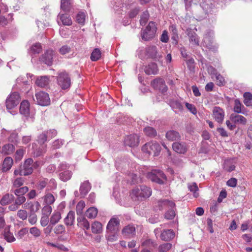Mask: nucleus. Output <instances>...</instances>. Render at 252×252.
Here are the masks:
<instances>
[{
	"mask_svg": "<svg viewBox=\"0 0 252 252\" xmlns=\"http://www.w3.org/2000/svg\"><path fill=\"white\" fill-rule=\"evenodd\" d=\"M152 193L151 188L145 185L136 186L133 189L130 196L134 201H143L150 197Z\"/></svg>",
	"mask_w": 252,
	"mask_h": 252,
	"instance_id": "nucleus-1",
	"label": "nucleus"
},
{
	"mask_svg": "<svg viewBox=\"0 0 252 252\" xmlns=\"http://www.w3.org/2000/svg\"><path fill=\"white\" fill-rule=\"evenodd\" d=\"M35 165L38 166L37 162H35L33 164V160L32 158H28L23 165L15 169L14 175L25 176L30 175L33 172V167H35Z\"/></svg>",
	"mask_w": 252,
	"mask_h": 252,
	"instance_id": "nucleus-2",
	"label": "nucleus"
},
{
	"mask_svg": "<svg viewBox=\"0 0 252 252\" xmlns=\"http://www.w3.org/2000/svg\"><path fill=\"white\" fill-rule=\"evenodd\" d=\"M161 149L160 145L157 142L154 141L146 143L142 147L143 152L154 157L159 155Z\"/></svg>",
	"mask_w": 252,
	"mask_h": 252,
	"instance_id": "nucleus-3",
	"label": "nucleus"
},
{
	"mask_svg": "<svg viewBox=\"0 0 252 252\" xmlns=\"http://www.w3.org/2000/svg\"><path fill=\"white\" fill-rule=\"evenodd\" d=\"M148 178L152 182L160 185L164 184L167 181L165 174L160 170H153L148 174Z\"/></svg>",
	"mask_w": 252,
	"mask_h": 252,
	"instance_id": "nucleus-4",
	"label": "nucleus"
},
{
	"mask_svg": "<svg viewBox=\"0 0 252 252\" xmlns=\"http://www.w3.org/2000/svg\"><path fill=\"white\" fill-rule=\"evenodd\" d=\"M157 31V27L155 23L150 22L146 29L142 31L141 36L143 40H149L154 37Z\"/></svg>",
	"mask_w": 252,
	"mask_h": 252,
	"instance_id": "nucleus-5",
	"label": "nucleus"
},
{
	"mask_svg": "<svg viewBox=\"0 0 252 252\" xmlns=\"http://www.w3.org/2000/svg\"><path fill=\"white\" fill-rule=\"evenodd\" d=\"M57 82L58 85L62 89H67L70 86V78L68 74L65 71H63L59 73L57 77Z\"/></svg>",
	"mask_w": 252,
	"mask_h": 252,
	"instance_id": "nucleus-6",
	"label": "nucleus"
},
{
	"mask_svg": "<svg viewBox=\"0 0 252 252\" xmlns=\"http://www.w3.org/2000/svg\"><path fill=\"white\" fill-rule=\"evenodd\" d=\"M20 96L19 93L14 92L10 94L6 100L5 104L7 109H11L19 103Z\"/></svg>",
	"mask_w": 252,
	"mask_h": 252,
	"instance_id": "nucleus-7",
	"label": "nucleus"
},
{
	"mask_svg": "<svg viewBox=\"0 0 252 252\" xmlns=\"http://www.w3.org/2000/svg\"><path fill=\"white\" fill-rule=\"evenodd\" d=\"M36 103L42 106H48L50 104V98L48 93L40 91L35 94Z\"/></svg>",
	"mask_w": 252,
	"mask_h": 252,
	"instance_id": "nucleus-8",
	"label": "nucleus"
},
{
	"mask_svg": "<svg viewBox=\"0 0 252 252\" xmlns=\"http://www.w3.org/2000/svg\"><path fill=\"white\" fill-rule=\"evenodd\" d=\"M151 85L155 90H158L162 93H165L168 90L164 80L160 78H157L152 81Z\"/></svg>",
	"mask_w": 252,
	"mask_h": 252,
	"instance_id": "nucleus-9",
	"label": "nucleus"
},
{
	"mask_svg": "<svg viewBox=\"0 0 252 252\" xmlns=\"http://www.w3.org/2000/svg\"><path fill=\"white\" fill-rule=\"evenodd\" d=\"M145 53L148 57L156 61H159L162 57L161 54L158 52L157 48L155 46L147 47L145 49Z\"/></svg>",
	"mask_w": 252,
	"mask_h": 252,
	"instance_id": "nucleus-10",
	"label": "nucleus"
},
{
	"mask_svg": "<svg viewBox=\"0 0 252 252\" xmlns=\"http://www.w3.org/2000/svg\"><path fill=\"white\" fill-rule=\"evenodd\" d=\"M225 115L224 110L220 107L215 106L212 111V116L216 122L222 123L223 121Z\"/></svg>",
	"mask_w": 252,
	"mask_h": 252,
	"instance_id": "nucleus-11",
	"label": "nucleus"
},
{
	"mask_svg": "<svg viewBox=\"0 0 252 252\" xmlns=\"http://www.w3.org/2000/svg\"><path fill=\"white\" fill-rule=\"evenodd\" d=\"M55 52L52 49L47 50L40 58L41 61L48 65L53 64V57Z\"/></svg>",
	"mask_w": 252,
	"mask_h": 252,
	"instance_id": "nucleus-12",
	"label": "nucleus"
},
{
	"mask_svg": "<svg viewBox=\"0 0 252 252\" xmlns=\"http://www.w3.org/2000/svg\"><path fill=\"white\" fill-rule=\"evenodd\" d=\"M120 220L117 218H112L109 221L106 229L108 232L115 233L119 230Z\"/></svg>",
	"mask_w": 252,
	"mask_h": 252,
	"instance_id": "nucleus-13",
	"label": "nucleus"
},
{
	"mask_svg": "<svg viewBox=\"0 0 252 252\" xmlns=\"http://www.w3.org/2000/svg\"><path fill=\"white\" fill-rule=\"evenodd\" d=\"M158 206L160 210L175 208V203L172 200L164 199H160L158 201Z\"/></svg>",
	"mask_w": 252,
	"mask_h": 252,
	"instance_id": "nucleus-14",
	"label": "nucleus"
},
{
	"mask_svg": "<svg viewBox=\"0 0 252 252\" xmlns=\"http://www.w3.org/2000/svg\"><path fill=\"white\" fill-rule=\"evenodd\" d=\"M125 143L129 147H136L139 143V137L137 134H131L126 137Z\"/></svg>",
	"mask_w": 252,
	"mask_h": 252,
	"instance_id": "nucleus-15",
	"label": "nucleus"
},
{
	"mask_svg": "<svg viewBox=\"0 0 252 252\" xmlns=\"http://www.w3.org/2000/svg\"><path fill=\"white\" fill-rule=\"evenodd\" d=\"M173 150L177 153L185 154L188 150L187 144L184 142H175L172 144Z\"/></svg>",
	"mask_w": 252,
	"mask_h": 252,
	"instance_id": "nucleus-16",
	"label": "nucleus"
},
{
	"mask_svg": "<svg viewBox=\"0 0 252 252\" xmlns=\"http://www.w3.org/2000/svg\"><path fill=\"white\" fill-rule=\"evenodd\" d=\"M122 233L124 236L131 238L135 235V227L132 224H128L124 227Z\"/></svg>",
	"mask_w": 252,
	"mask_h": 252,
	"instance_id": "nucleus-17",
	"label": "nucleus"
},
{
	"mask_svg": "<svg viewBox=\"0 0 252 252\" xmlns=\"http://www.w3.org/2000/svg\"><path fill=\"white\" fill-rule=\"evenodd\" d=\"M175 234L171 229H164L161 232L160 238L164 241H168L173 239L175 237Z\"/></svg>",
	"mask_w": 252,
	"mask_h": 252,
	"instance_id": "nucleus-18",
	"label": "nucleus"
},
{
	"mask_svg": "<svg viewBox=\"0 0 252 252\" xmlns=\"http://www.w3.org/2000/svg\"><path fill=\"white\" fill-rule=\"evenodd\" d=\"M188 36L189 37V41L193 42L195 45H199V39L196 32L191 29H188L186 31Z\"/></svg>",
	"mask_w": 252,
	"mask_h": 252,
	"instance_id": "nucleus-19",
	"label": "nucleus"
},
{
	"mask_svg": "<svg viewBox=\"0 0 252 252\" xmlns=\"http://www.w3.org/2000/svg\"><path fill=\"white\" fill-rule=\"evenodd\" d=\"M30 104L28 100L23 101L20 106V112L25 117H28L30 115Z\"/></svg>",
	"mask_w": 252,
	"mask_h": 252,
	"instance_id": "nucleus-20",
	"label": "nucleus"
},
{
	"mask_svg": "<svg viewBox=\"0 0 252 252\" xmlns=\"http://www.w3.org/2000/svg\"><path fill=\"white\" fill-rule=\"evenodd\" d=\"M24 207L26 209L30 210V213H35L37 212L40 207L39 203L37 201L34 202H27L24 204Z\"/></svg>",
	"mask_w": 252,
	"mask_h": 252,
	"instance_id": "nucleus-21",
	"label": "nucleus"
},
{
	"mask_svg": "<svg viewBox=\"0 0 252 252\" xmlns=\"http://www.w3.org/2000/svg\"><path fill=\"white\" fill-rule=\"evenodd\" d=\"M230 119L235 124L238 123L244 125L247 123L246 118L242 115L232 114L230 116Z\"/></svg>",
	"mask_w": 252,
	"mask_h": 252,
	"instance_id": "nucleus-22",
	"label": "nucleus"
},
{
	"mask_svg": "<svg viewBox=\"0 0 252 252\" xmlns=\"http://www.w3.org/2000/svg\"><path fill=\"white\" fill-rule=\"evenodd\" d=\"M72 0H61V9L63 11L69 12L72 8Z\"/></svg>",
	"mask_w": 252,
	"mask_h": 252,
	"instance_id": "nucleus-23",
	"label": "nucleus"
},
{
	"mask_svg": "<svg viewBox=\"0 0 252 252\" xmlns=\"http://www.w3.org/2000/svg\"><path fill=\"white\" fill-rule=\"evenodd\" d=\"M158 67L156 63H151L145 67V72L148 75L157 74L158 72Z\"/></svg>",
	"mask_w": 252,
	"mask_h": 252,
	"instance_id": "nucleus-24",
	"label": "nucleus"
},
{
	"mask_svg": "<svg viewBox=\"0 0 252 252\" xmlns=\"http://www.w3.org/2000/svg\"><path fill=\"white\" fill-rule=\"evenodd\" d=\"M75 220V213L70 211L64 219V222L66 226H72L74 224Z\"/></svg>",
	"mask_w": 252,
	"mask_h": 252,
	"instance_id": "nucleus-25",
	"label": "nucleus"
},
{
	"mask_svg": "<svg viewBox=\"0 0 252 252\" xmlns=\"http://www.w3.org/2000/svg\"><path fill=\"white\" fill-rule=\"evenodd\" d=\"M13 163V159L11 157H7L5 158L3 162L2 171L3 172H6L9 170L12 167Z\"/></svg>",
	"mask_w": 252,
	"mask_h": 252,
	"instance_id": "nucleus-26",
	"label": "nucleus"
},
{
	"mask_svg": "<svg viewBox=\"0 0 252 252\" xmlns=\"http://www.w3.org/2000/svg\"><path fill=\"white\" fill-rule=\"evenodd\" d=\"M78 225L84 229L88 230L90 228V223L87 220L82 217H79L77 218Z\"/></svg>",
	"mask_w": 252,
	"mask_h": 252,
	"instance_id": "nucleus-27",
	"label": "nucleus"
},
{
	"mask_svg": "<svg viewBox=\"0 0 252 252\" xmlns=\"http://www.w3.org/2000/svg\"><path fill=\"white\" fill-rule=\"evenodd\" d=\"M59 18L61 22L63 25L70 26L72 24V21L70 17L67 14H61L59 15Z\"/></svg>",
	"mask_w": 252,
	"mask_h": 252,
	"instance_id": "nucleus-28",
	"label": "nucleus"
},
{
	"mask_svg": "<svg viewBox=\"0 0 252 252\" xmlns=\"http://www.w3.org/2000/svg\"><path fill=\"white\" fill-rule=\"evenodd\" d=\"M49 79L47 76H40L37 78L35 84L37 86L43 88L48 85Z\"/></svg>",
	"mask_w": 252,
	"mask_h": 252,
	"instance_id": "nucleus-29",
	"label": "nucleus"
},
{
	"mask_svg": "<svg viewBox=\"0 0 252 252\" xmlns=\"http://www.w3.org/2000/svg\"><path fill=\"white\" fill-rule=\"evenodd\" d=\"M166 137L170 141L179 140L180 138L179 132L175 130H169L166 133Z\"/></svg>",
	"mask_w": 252,
	"mask_h": 252,
	"instance_id": "nucleus-30",
	"label": "nucleus"
},
{
	"mask_svg": "<svg viewBox=\"0 0 252 252\" xmlns=\"http://www.w3.org/2000/svg\"><path fill=\"white\" fill-rule=\"evenodd\" d=\"M213 36L210 32H208L204 36L203 42L206 46L209 49H211L212 46Z\"/></svg>",
	"mask_w": 252,
	"mask_h": 252,
	"instance_id": "nucleus-31",
	"label": "nucleus"
},
{
	"mask_svg": "<svg viewBox=\"0 0 252 252\" xmlns=\"http://www.w3.org/2000/svg\"><path fill=\"white\" fill-rule=\"evenodd\" d=\"M14 146L12 144H7L2 147L1 152L5 155H11L14 152Z\"/></svg>",
	"mask_w": 252,
	"mask_h": 252,
	"instance_id": "nucleus-32",
	"label": "nucleus"
},
{
	"mask_svg": "<svg viewBox=\"0 0 252 252\" xmlns=\"http://www.w3.org/2000/svg\"><path fill=\"white\" fill-rule=\"evenodd\" d=\"M102 231V225L98 221H94L92 224V231L94 234L100 233Z\"/></svg>",
	"mask_w": 252,
	"mask_h": 252,
	"instance_id": "nucleus-33",
	"label": "nucleus"
},
{
	"mask_svg": "<svg viewBox=\"0 0 252 252\" xmlns=\"http://www.w3.org/2000/svg\"><path fill=\"white\" fill-rule=\"evenodd\" d=\"M14 200V196L9 193L5 194L1 198L0 203L2 205H6Z\"/></svg>",
	"mask_w": 252,
	"mask_h": 252,
	"instance_id": "nucleus-34",
	"label": "nucleus"
},
{
	"mask_svg": "<svg viewBox=\"0 0 252 252\" xmlns=\"http://www.w3.org/2000/svg\"><path fill=\"white\" fill-rule=\"evenodd\" d=\"M223 169L227 172H230L235 169V166L230 159L225 160L223 163Z\"/></svg>",
	"mask_w": 252,
	"mask_h": 252,
	"instance_id": "nucleus-35",
	"label": "nucleus"
},
{
	"mask_svg": "<svg viewBox=\"0 0 252 252\" xmlns=\"http://www.w3.org/2000/svg\"><path fill=\"white\" fill-rule=\"evenodd\" d=\"M145 134L150 137H155L157 135L156 130L153 127L147 126L144 129Z\"/></svg>",
	"mask_w": 252,
	"mask_h": 252,
	"instance_id": "nucleus-36",
	"label": "nucleus"
},
{
	"mask_svg": "<svg viewBox=\"0 0 252 252\" xmlns=\"http://www.w3.org/2000/svg\"><path fill=\"white\" fill-rule=\"evenodd\" d=\"M91 186L88 181L84 182L80 189V192L83 194H86L91 189Z\"/></svg>",
	"mask_w": 252,
	"mask_h": 252,
	"instance_id": "nucleus-37",
	"label": "nucleus"
},
{
	"mask_svg": "<svg viewBox=\"0 0 252 252\" xmlns=\"http://www.w3.org/2000/svg\"><path fill=\"white\" fill-rule=\"evenodd\" d=\"M98 213L97 208L95 207L89 208L86 212V216L89 219H94Z\"/></svg>",
	"mask_w": 252,
	"mask_h": 252,
	"instance_id": "nucleus-38",
	"label": "nucleus"
},
{
	"mask_svg": "<svg viewBox=\"0 0 252 252\" xmlns=\"http://www.w3.org/2000/svg\"><path fill=\"white\" fill-rule=\"evenodd\" d=\"M101 52L98 48H95L91 55V59L92 61H96L100 59Z\"/></svg>",
	"mask_w": 252,
	"mask_h": 252,
	"instance_id": "nucleus-39",
	"label": "nucleus"
},
{
	"mask_svg": "<svg viewBox=\"0 0 252 252\" xmlns=\"http://www.w3.org/2000/svg\"><path fill=\"white\" fill-rule=\"evenodd\" d=\"M172 245L169 243H163L158 247L159 252H167L171 249Z\"/></svg>",
	"mask_w": 252,
	"mask_h": 252,
	"instance_id": "nucleus-40",
	"label": "nucleus"
},
{
	"mask_svg": "<svg viewBox=\"0 0 252 252\" xmlns=\"http://www.w3.org/2000/svg\"><path fill=\"white\" fill-rule=\"evenodd\" d=\"M72 176V173L69 170H66L60 174V178L63 182L69 180Z\"/></svg>",
	"mask_w": 252,
	"mask_h": 252,
	"instance_id": "nucleus-41",
	"label": "nucleus"
},
{
	"mask_svg": "<svg viewBox=\"0 0 252 252\" xmlns=\"http://www.w3.org/2000/svg\"><path fill=\"white\" fill-rule=\"evenodd\" d=\"M3 235L4 239L8 242H12L15 241V237L13 234L9 232L8 228H5Z\"/></svg>",
	"mask_w": 252,
	"mask_h": 252,
	"instance_id": "nucleus-42",
	"label": "nucleus"
},
{
	"mask_svg": "<svg viewBox=\"0 0 252 252\" xmlns=\"http://www.w3.org/2000/svg\"><path fill=\"white\" fill-rule=\"evenodd\" d=\"M61 219V214L59 212H56L53 214L50 218L51 224L54 225L58 223Z\"/></svg>",
	"mask_w": 252,
	"mask_h": 252,
	"instance_id": "nucleus-43",
	"label": "nucleus"
},
{
	"mask_svg": "<svg viewBox=\"0 0 252 252\" xmlns=\"http://www.w3.org/2000/svg\"><path fill=\"white\" fill-rule=\"evenodd\" d=\"M244 103L247 106H252L251 101L252 100V94L249 92H246L244 94Z\"/></svg>",
	"mask_w": 252,
	"mask_h": 252,
	"instance_id": "nucleus-44",
	"label": "nucleus"
},
{
	"mask_svg": "<svg viewBox=\"0 0 252 252\" xmlns=\"http://www.w3.org/2000/svg\"><path fill=\"white\" fill-rule=\"evenodd\" d=\"M85 207V202L83 200L80 201L77 204L76 207V211L77 214L81 216L83 214V210Z\"/></svg>",
	"mask_w": 252,
	"mask_h": 252,
	"instance_id": "nucleus-45",
	"label": "nucleus"
},
{
	"mask_svg": "<svg viewBox=\"0 0 252 252\" xmlns=\"http://www.w3.org/2000/svg\"><path fill=\"white\" fill-rule=\"evenodd\" d=\"M86 15L84 12H79L76 17V22L82 25H84Z\"/></svg>",
	"mask_w": 252,
	"mask_h": 252,
	"instance_id": "nucleus-46",
	"label": "nucleus"
},
{
	"mask_svg": "<svg viewBox=\"0 0 252 252\" xmlns=\"http://www.w3.org/2000/svg\"><path fill=\"white\" fill-rule=\"evenodd\" d=\"M24 179L22 177H18L16 178L12 183V187L14 188H18L23 185Z\"/></svg>",
	"mask_w": 252,
	"mask_h": 252,
	"instance_id": "nucleus-47",
	"label": "nucleus"
},
{
	"mask_svg": "<svg viewBox=\"0 0 252 252\" xmlns=\"http://www.w3.org/2000/svg\"><path fill=\"white\" fill-rule=\"evenodd\" d=\"M188 188L190 191L193 192V196L195 197H197L199 196V193L197 192L198 188L196 183H193L189 185Z\"/></svg>",
	"mask_w": 252,
	"mask_h": 252,
	"instance_id": "nucleus-48",
	"label": "nucleus"
},
{
	"mask_svg": "<svg viewBox=\"0 0 252 252\" xmlns=\"http://www.w3.org/2000/svg\"><path fill=\"white\" fill-rule=\"evenodd\" d=\"M29 190V188L25 186L23 187L17 188L14 191L16 195H22L23 196Z\"/></svg>",
	"mask_w": 252,
	"mask_h": 252,
	"instance_id": "nucleus-49",
	"label": "nucleus"
},
{
	"mask_svg": "<svg viewBox=\"0 0 252 252\" xmlns=\"http://www.w3.org/2000/svg\"><path fill=\"white\" fill-rule=\"evenodd\" d=\"M242 107H244V106L240 102L239 99H235L234 101V106L233 110L237 113H241L242 112Z\"/></svg>",
	"mask_w": 252,
	"mask_h": 252,
	"instance_id": "nucleus-50",
	"label": "nucleus"
},
{
	"mask_svg": "<svg viewBox=\"0 0 252 252\" xmlns=\"http://www.w3.org/2000/svg\"><path fill=\"white\" fill-rule=\"evenodd\" d=\"M31 50L33 54H39L42 51V47L40 43H36L32 45Z\"/></svg>",
	"mask_w": 252,
	"mask_h": 252,
	"instance_id": "nucleus-51",
	"label": "nucleus"
},
{
	"mask_svg": "<svg viewBox=\"0 0 252 252\" xmlns=\"http://www.w3.org/2000/svg\"><path fill=\"white\" fill-rule=\"evenodd\" d=\"M44 201L49 205L53 204L55 201L54 195L50 193L46 194L44 196Z\"/></svg>",
	"mask_w": 252,
	"mask_h": 252,
	"instance_id": "nucleus-52",
	"label": "nucleus"
},
{
	"mask_svg": "<svg viewBox=\"0 0 252 252\" xmlns=\"http://www.w3.org/2000/svg\"><path fill=\"white\" fill-rule=\"evenodd\" d=\"M48 183V179L44 178L41 179L39 181L37 185V189L39 190H42L45 188Z\"/></svg>",
	"mask_w": 252,
	"mask_h": 252,
	"instance_id": "nucleus-53",
	"label": "nucleus"
},
{
	"mask_svg": "<svg viewBox=\"0 0 252 252\" xmlns=\"http://www.w3.org/2000/svg\"><path fill=\"white\" fill-rule=\"evenodd\" d=\"M216 84L219 86H223L225 85L224 78L220 74H216Z\"/></svg>",
	"mask_w": 252,
	"mask_h": 252,
	"instance_id": "nucleus-54",
	"label": "nucleus"
},
{
	"mask_svg": "<svg viewBox=\"0 0 252 252\" xmlns=\"http://www.w3.org/2000/svg\"><path fill=\"white\" fill-rule=\"evenodd\" d=\"M142 246L147 248H151L152 247H156L157 244L151 239H147L142 243Z\"/></svg>",
	"mask_w": 252,
	"mask_h": 252,
	"instance_id": "nucleus-55",
	"label": "nucleus"
},
{
	"mask_svg": "<svg viewBox=\"0 0 252 252\" xmlns=\"http://www.w3.org/2000/svg\"><path fill=\"white\" fill-rule=\"evenodd\" d=\"M17 215L19 219L24 220L28 218V212L25 210L20 209L18 211Z\"/></svg>",
	"mask_w": 252,
	"mask_h": 252,
	"instance_id": "nucleus-56",
	"label": "nucleus"
},
{
	"mask_svg": "<svg viewBox=\"0 0 252 252\" xmlns=\"http://www.w3.org/2000/svg\"><path fill=\"white\" fill-rule=\"evenodd\" d=\"M65 227L62 224L57 225L54 229V233L57 234H61L65 232Z\"/></svg>",
	"mask_w": 252,
	"mask_h": 252,
	"instance_id": "nucleus-57",
	"label": "nucleus"
},
{
	"mask_svg": "<svg viewBox=\"0 0 252 252\" xmlns=\"http://www.w3.org/2000/svg\"><path fill=\"white\" fill-rule=\"evenodd\" d=\"M174 208L169 209V210L167 211L165 214V218L167 220H172L175 216V212L174 209Z\"/></svg>",
	"mask_w": 252,
	"mask_h": 252,
	"instance_id": "nucleus-58",
	"label": "nucleus"
},
{
	"mask_svg": "<svg viewBox=\"0 0 252 252\" xmlns=\"http://www.w3.org/2000/svg\"><path fill=\"white\" fill-rule=\"evenodd\" d=\"M48 140L47 134H46L45 131L43 132L42 133L39 134L38 137V142L40 144H43Z\"/></svg>",
	"mask_w": 252,
	"mask_h": 252,
	"instance_id": "nucleus-59",
	"label": "nucleus"
},
{
	"mask_svg": "<svg viewBox=\"0 0 252 252\" xmlns=\"http://www.w3.org/2000/svg\"><path fill=\"white\" fill-rule=\"evenodd\" d=\"M30 233L35 237H38L41 235V231L36 227H33L30 229Z\"/></svg>",
	"mask_w": 252,
	"mask_h": 252,
	"instance_id": "nucleus-60",
	"label": "nucleus"
},
{
	"mask_svg": "<svg viewBox=\"0 0 252 252\" xmlns=\"http://www.w3.org/2000/svg\"><path fill=\"white\" fill-rule=\"evenodd\" d=\"M148 18L149 14L148 13V11H146L144 12L140 20V25L142 26H144L147 22L148 20Z\"/></svg>",
	"mask_w": 252,
	"mask_h": 252,
	"instance_id": "nucleus-61",
	"label": "nucleus"
},
{
	"mask_svg": "<svg viewBox=\"0 0 252 252\" xmlns=\"http://www.w3.org/2000/svg\"><path fill=\"white\" fill-rule=\"evenodd\" d=\"M8 140L12 143L17 144L19 141L18 133L15 132H12L11 133L10 136L8 138Z\"/></svg>",
	"mask_w": 252,
	"mask_h": 252,
	"instance_id": "nucleus-62",
	"label": "nucleus"
},
{
	"mask_svg": "<svg viewBox=\"0 0 252 252\" xmlns=\"http://www.w3.org/2000/svg\"><path fill=\"white\" fill-rule=\"evenodd\" d=\"M37 220V215L34 213H30L28 218L29 222L32 224H35Z\"/></svg>",
	"mask_w": 252,
	"mask_h": 252,
	"instance_id": "nucleus-63",
	"label": "nucleus"
},
{
	"mask_svg": "<svg viewBox=\"0 0 252 252\" xmlns=\"http://www.w3.org/2000/svg\"><path fill=\"white\" fill-rule=\"evenodd\" d=\"M52 207L50 206L47 205L44 206L42 210V215L43 216H48L52 212Z\"/></svg>",
	"mask_w": 252,
	"mask_h": 252,
	"instance_id": "nucleus-64",
	"label": "nucleus"
}]
</instances>
